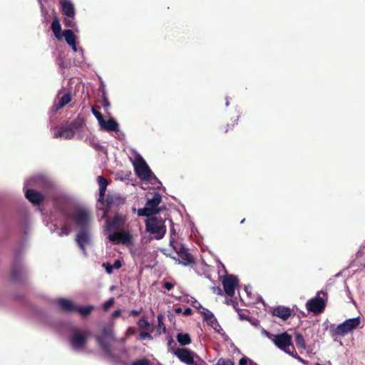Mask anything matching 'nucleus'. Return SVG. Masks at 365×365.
Segmentation results:
<instances>
[{
  "mask_svg": "<svg viewBox=\"0 0 365 365\" xmlns=\"http://www.w3.org/2000/svg\"><path fill=\"white\" fill-rule=\"evenodd\" d=\"M91 222V214L88 211L78 209L74 210L71 215L66 214L62 227L57 228L52 225L54 229L50 227L51 232H56L58 236H68L72 231V226L75 225L80 230H89Z\"/></svg>",
  "mask_w": 365,
  "mask_h": 365,
  "instance_id": "1",
  "label": "nucleus"
},
{
  "mask_svg": "<svg viewBox=\"0 0 365 365\" xmlns=\"http://www.w3.org/2000/svg\"><path fill=\"white\" fill-rule=\"evenodd\" d=\"M133 167L137 176L143 180L149 181L153 185L159 187L161 182L153 174L144 159L138 155L133 163Z\"/></svg>",
  "mask_w": 365,
  "mask_h": 365,
  "instance_id": "2",
  "label": "nucleus"
},
{
  "mask_svg": "<svg viewBox=\"0 0 365 365\" xmlns=\"http://www.w3.org/2000/svg\"><path fill=\"white\" fill-rule=\"evenodd\" d=\"M145 230L156 240H161L166 233L165 221L157 217H150L145 220Z\"/></svg>",
  "mask_w": 365,
  "mask_h": 365,
  "instance_id": "3",
  "label": "nucleus"
},
{
  "mask_svg": "<svg viewBox=\"0 0 365 365\" xmlns=\"http://www.w3.org/2000/svg\"><path fill=\"white\" fill-rule=\"evenodd\" d=\"M51 28L54 36L58 41H61L64 38L68 46L76 42V37L74 34L75 31L72 29H65L62 31L60 21L56 16L53 18Z\"/></svg>",
  "mask_w": 365,
  "mask_h": 365,
  "instance_id": "4",
  "label": "nucleus"
},
{
  "mask_svg": "<svg viewBox=\"0 0 365 365\" xmlns=\"http://www.w3.org/2000/svg\"><path fill=\"white\" fill-rule=\"evenodd\" d=\"M178 359L187 365H205V362L193 351L185 348L172 349Z\"/></svg>",
  "mask_w": 365,
  "mask_h": 365,
  "instance_id": "5",
  "label": "nucleus"
},
{
  "mask_svg": "<svg viewBox=\"0 0 365 365\" xmlns=\"http://www.w3.org/2000/svg\"><path fill=\"white\" fill-rule=\"evenodd\" d=\"M170 245L173 248L175 252V255L172 256V258L179 264L184 266L190 265L193 262V258L191 255L187 252L182 245L178 244L173 240H170Z\"/></svg>",
  "mask_w": 365,
  "mask_h": 365,
  "instance_id": "6",
  "label": "nucleus"
},
{
  "mask_svg": "<svg viewBox=\"0 0 365 365\" xmlns=\"http://www.w3.org/2000/svg\"><path fill=\"white\" fill-rule=\"evenodd\" d=\"M292 332H283L279 334H274L272 341L281 350L287 354H293L294 346L292 344Z\"/></svg>",
  "mask_w": 365,
  "mask_h": 365,
  "instance_id": "7",
  "label": "nucleus"
},
{
  "mask_svg": "<svg viewBox=\"0 0 365 365\" xmlns=\"http://www.w3.org/2000/svg\"><path fill=\"white\" fill-rule=\"evenodd\" d=\"M88 332L85 330L74 328L70 336V343L73 350L83 351L86 345Z\"/></svg>",
  "mask_w": 365,
  "mask_h": 365,
  "instance_id": "8",
  "label": "nucleus"
},
{
  "mask_svg": "<svg viewBox=\"0 0 365 365\" xmlns=\"http://www.w3.org/2000/svg\"><path fill=\"white\" fill-rule=\"evenodd\" d=\"M361 322L360 317L351 318L339 324L334 329V334L338 336H345L356 329Z\"/></svg>",
  "mask_w": 365,
  "mask_h": 365,
  "instance_id": "9",
  "label": "nucleus"
},
{
  "mask_svg": "<svg viewBox=\"0 0 365 365\" xmlns=\"http://www.w3.org/2000/svg\"><path fill=\"white\" fill-rule=\"evenodd\" d=\"M108 240L115 244L128 246L133 243V235L129 230L121 229L110 234Z\"/></svg>",
  "mask_w": 365,
  "mask_h": 365,
  "instance_id": "10",
  "label": "nucleus"
},
{
  "mask_svg": "<svg viewBox=\"0 0 365 365\" xmlns=\"http://www.w3.org/2000/svg\"><path fill=\"white\" fill-rule=\"evenodd\" d=\"M162 200L161 195L156 192L154 194L152 199H149L147 201L145 207L141 209H138V214L139 216H147L149 217L153 214H156L159 212L158 208L159 204Z\"/></svg>",
  "mask_w": 365,
  "mask_h": 365,
  "instance_id": "11",
  "label": "nucleus"
},
{
  "mask_svg": "<svg viewBox=\"0 0 365 365\" xmlns=\"http://www.w3.org/2000/svg\"><path fill=\"white\" fill-rule=\"evenodd\" d=\"M113 326V324H110L108 326L103 327L101 334L96 336L100 346L107 353L110 352L108 342L115 340Z\"/></svg>",
  "mask_w": 365,
  "mask_h": 365,
  "instance_id": "12",
  "label": "nucleus"
},
{
  "mask_svg": "<svg viewBox=\"0 0 365 365\" xmlns=\"http://www.w3.org/2000/svg\"><path fill=\"white\" fill-rule=\"evenodd\" d=\"M223 289L226 294L229 297L234 296L235 289L238 286L239 280L236 276L227 274L222 280Z\"/></svg>",
  "mask_w": 365,
  "mask_h": 365,
  "instance_id": "13",
  "label": "nucleus"
},
{
  "mask_svg": "<svg viewBox=\"0 0 365 365\" xmlns=\"http://www.w3.org/2000/svg\"><path fill=\"white\" fill-rule=\"evenodd\" d=\"M126 220V216L117 214L113 218L106 220V228L113 231L125 229Z\"/></svg>",
  "mask_w": 365,
  "mask_h": 365,
  "instance_id": "14",
  "label": "nucleus"
},
{
  "mask_svg": "<svg viewBox=\"0 0 365 365\" xmlns=\"http://www.w3.org/2000/svg\"><path fill=\"white\" fill-rule=\"evenodd\" d=\"M76 242L84 255H87L86 246L91 244V234L88 230H80L76 236Z\"/></svg>",
  "mask_w": 365,
  "mask_h": 365,
  "instance_id": "15",
  "label": "nucleus"
},
{
  "mask_svg": "<svg viewBox=\"0 0 365 365\" xmlns=\"http://www.w3.org/2000/svg\"><path fill=\"white\" fill-rule=\"evenodd\" d=\"M71 101V95L69 92L63 93L59 91L56 98L53 108L55 110L63 108Z\"/></svg>",
  "mask_w": 365,
  "mask_h": 365,
  "instance_id": "16",
  "label": "nucleus"
},
{
  "mask_svg": "<svg viewBox=\"0 0 365 365\" xmlns=\"http://www.w3.org/2000/svg\"><path fill=\"white\" fill-rule=\"evenodd\" d=\"M200 314L203 315L204 319L215 331L218 333L220 332L222 329L212 312L205 308H202V311H200Z\"/></svg>",
  "mask_w": 365,
  "mask_h": 365,
  "instance_id": "17",
  "label": "nucleus"
},
{
  "mask_svg": "<svg viewBox=\"0 0 365 365\" xmlns=\"http://www.w3.org/2000/svg\"><path fill=\"white\" fill-rule=\"evenodd\" d=\"M100 130L106 132H116L119 130L118 123L113 118L105 120L104 118L98 123Z\"/></svg>",
  "mask_w": 365,
  "mask_h": 365,
  "instance_id": "18",
  "label": "nucleus"
},
{
  "mask_svg": "<svg viewBox=\"0 0 365 365\" xmlns=\"http://www.w3.org/2000/svg\"><path fill=\"white\" fill-rule=\"evenodd\" d=\"M74 135L73 130L68 124L56 128L53 133V137L56 138L71 139L74 137Z\"/></svg>",
  "mask_w": 365,
  "mask_h": 365,
  "instance_id": "19",
  "label": "nucleus"
},
{
  "mask_svg": "<svg viewBox=\"0 0 365 365\" xmlns=\"http://www.w3.org/2000/svg\"><path fill=\"white\" fill-rule=\"evenodd\" d=\"M49 185V181L43 175L34 176L24 182V187L28 186L47 187Z\"/></svg>",
  "mask_w": 365,
  "mask_h": 365,
  "instance_id": "20",
  "label": "nucleus"
},
{
  "mask_svg": "<svg viewBox=\"0 0 365 365\" xmlns=\"http://www.w3.org/2000/svg\"><path fill=\"white\" fill-rule=\"evenodd\" d=\"M56 304L59 307V308L66 312H75L76 309V306L73 304L71 300L65 298H59L56 299Z\"/></svg>",
  "mask_w": 365,
  "mask_h": 365,
  "instance_id": "21",
  "label": "nucleus"
},
{
  "mask_svg": "<svg viewBox=\"0 0 365 365\" xmlns=\"http://www.w3.org/2000/svg\"><path fill=\"white\" fill-rule=\"evenodd\" d=\"M61 11L63 16H76V9L71 0H60Z\"/></svg>",
  "mask_w": 365,
  "mask_h": 365,
  "instance_id": "22",
  "label": "nucleus"
},
{
  "mask_svg": "<svg viewBox=\"0 0 365 365\" xmlns=\"http://www.w3.org/2000/svg\"><path fill=\"white\" fill-rule=\"evenodd\" d=\"M306 307L308 312L314 314L319 313V292H317L315 297L307 301Z\"/></svg>",
  "mask_w": 365,
  "mask_h": 365,
  "instance_id": "23",
  "label": "nucleus"
},
{
  "mask_svg": "<svg viewBox=\"0 0 365 365\" xmlns=\"http://www.w3.org/2000/svg\"><path fill=\"white\" fill-rule=\"evenodd\" d=\"M25 196L30 202L34 204H38L43 199V197L41 192L35 191L32 189H26L25 191Z\"/></svg>",
  "mask_w": 365,
  "mask_h": 365,
  "instance_id": "24",
  "label": "nucleus"
},
{
  "mask_svg": "<svg viewBox=\"0 0 365 365\" xmlns=\"http://www.w3.org/2000/svg\"><path fill=\"white\" fill-rule=\"evenodd\" d=\"M272 314L283 320H287L291 316V309L288 307L279 306L273 309Z\"/></svg>",
  "mask_w": 365,
  "mask_h": 365,
  "instance_id": "25",
  "label": "nucleus"
},
{
  "mask_svg": "<svg viewBox=\"0 0 365 365\" xmlns=\"http://www.w3.org/2000/svg\"><path fill=\"white\" fill-rule=\"evenodd\" d=\"M98 182L99 185V199L98 201L103 204L104 196L108 186V181L103 176L98 177Z\"/></svg>",
  "mask_w": 365,
  "mask_h": 365,
  "instance_id": "26",
  "label": "nucleus"
},
{
  "mask_svg": "<svg viewBox=\"0 0 365 365\" xmlns=\"http://www.w3.org/2000/svg\"><path fill=\"white\" fill-rule=\"evenodd\" d=\"M63 24L66 26L73 29L76 32L79 31L75 16H65Z\"/></svg>",
  "mask_w": 365,
  "mask_h": 365,
  "instance_id": "27",
  "label": "nucleus"
},
{
  "mask_svg": "<svg viewBox=\"0 0 365 365\" xmlns=\"http://www.w3.org/2000/svg\"><path fill=\"white\" fill-rule=\"evenodd\" d=\"M176 339L178 341L182 346L190 344L191 343V339L187 333H179L178 334Z\"/></svg>",
  "mask_w": 365,
  "mask_h": 365,
  "instance_id": "28",
  "label": "nucleus"
},
{
  "mask_svg": "<svg viewBox=\"0 0 365 365\" xmlns=\"http://www.w3.org/2000/svg\"><path fill=\"white\" fill-rule=\"evenodd\" d=\"M94 307L92 305L86 306V307H77L75 312L80 313L82 316L85 317L91 314V312L93 310Z\"/></svg>",
  "mask_w": 365,
  "mask_h": 365,
  "instance_id": "29",
  "label": "nucleus"
},
{
  "mask_svg": "<svg viewBox=\"0 0 365 365\" xmlns=\"http://www.w3.org/2000/svg\"><path fill=\"white\" fill-rule=\"evenodd\" d=\"M122 201L120 197L116 194L115 195H109L107 197L106 202L108 205L111 206L114 204H118Z\"/></svg>",
  "mask_w": 365,
  "mask_h": 365,
  "instance_id": "30",
  "label": "nucleus"
},
{
  "mask_svg": "<svg viewBox=\"0 0 365 365\" xmlns=\"http://www.w3.org/2000/svg\"><path fill=\"white\" fill-rule=\"evenodd\" d=\"M83 125V120L82 119H76L68 124V125L72 128L73 133H75L78 131Z\"/></svg>",
  "mask_w": 365,
  "mask_h": 365,
  "instance_id": "31",
  "label": "nucleus"
},
{
  "mask_svg": "<svg viewBox=\"0 0 365 365\" xmlns=\"http://www.w3.org/2000/svg\"><path fill=\"white\" fill-rule=\"evenodd\" d=\"M138 325L143 331H149L150 329V324L144 317L138 320Z\"/></svg>",
  "mask_w": 365,
  "mask_h": 365,
  "instance_id": "32",
  "label": "nucleus"
},
{
  "mask_svg": "<svg viewBox=\"0 0 365 365\" xmlns=\"http://www.w3.org/2000/svg\"><path fill=\"white\" fill-rule=\"evenodd\" d=\"M295 336V342L297 346L299 348L304 349L305 348V342L304 338L302 334L299 333H294Z\"/></svg>",
  "mask_w": 365,
  "mask_h": 365,
  "instance_id": "33",
  "label": "nucleus"
},
{
  "mask_svg": "<svg viewBox=\"0 0 365 365\" xmlns=\"http://www.w3.org/2000/svg\"><path fill=\"white\" fill-rule=\"evenodd\" d=\"M321 299H320V309H321V313L324 311L327 303L328 300L327 294L324 293V292L321 291Z\"/></svg>",
  "mask_w": 365,
  "mask_h": 365,
  "instance_id": "34",
  "label": "nucleus"
},
{
  "mask_svg": "<svg viewBox=\"0 0 365 365\" xmlns=\"http://www.w3.org/2000/svg\"><path fill=\"white\" fill-rule=\"evenodd\" d=\"M153 339V336L148 331H141L138 336V339L145 340V339Z\"/></svg>",
  "mask_w": 365,
  "mask_h": 365,
  "instance_id": "35",
  "label": "nucleus"
},
{
  "mask_svg": "<svg viewBox=\"0 0 365 365\" xmlns=\"http://www.w3.org/2000/svg\"><path fill=\"white\" fill-rule=\"evenodd\" d=\"M216 365H234V362L230 359H220Z\"/></svg>",
  "mask_w": 365,
  "mask_h": 365,
  "instance_id": "36",
  "label": "nucleus"
},
{
  "mask_svg": "<svg viewBox=\"0 0 365 365\" xmlns=\"http://www.w3.org/2000/svg\"><path fill=\"white\" fill-rule=\"evenodd\" d=\"M91 111L93 115L96 118L98 123L104 118L103 115L94 108H92Z\"/></svg>",
  "mask_w": 365,
  "mask_h": 365,
  "instance_id": "37",
  "label": "nucleus"
},
{
  "mask_svg": "<svg viewBox=\"0 0 365 365\" xmlns=\"http://www.w3.org/2000/svg\"><path fill=\"white\" fill-rule=\"evenodd\" d=\"M158 330L160 331L161 330L163 331H165V325L163 322V316L158 315Z\"/></svg>",
  "mask_w": 365,
  "mask_h": 365,
  "instance_id": "38",
  "label": "nucleus"
},
{
  "mask_svg": "<svg viewBox=\"0 0 365 365\" xmlns=\"http://www.w3.org/2000/svg\"><path fill=\"white\" fill-rule=\"evenodd\" d=\"M114 299L110 298L108 300H107L103 305V309L106 311L108 310L111 306L114 304Z\"/></svg>",
  "mask_w": 365,
  "mask_h": 365,
  "instance_id": "39",
  "label": "nucleus"
},
{
  "mask_svg": "<svg viewBox=\"0 0 365 365\" xmlns=\"http://www.w3.org/2000/svg\"><path fill=\"white\" fill-rule=\"evenodd\" d=\"M102 106L106 110H107L110 106V102L105 94H103L102 99Z\"/></svg>",
  "mask_w": 365,
  "mask_h": 365,
  "instance_id": "40",
  "label": "nucleus"
},
{
  "mask_svg": "<svg viewBox=\"0 0 365 365\" xmlns=\"http://www.w3.org/2000/svg\"><path fill=\"white\" fill-rule=\"evenodd\" d=\"M132 365H150V362L148 361V360H147L145 359H142L133 361L132 363Z\"/></svg>",
  "mask_w": 365,
  "mask_h": 365,
  "instance_id": "41",
  "label": "nucleus"
},
{
  "mask_svg": "<svg viewBox=\"0 0 365 365\" xmlns=\"http://www.w3.org/2000/svg\"><path fill=\"white\" fill-rule=\"evenodd\" d=\"M289 355L292 356V357L297 359L299 361H300L303 364L307 365V362L297 355V353L296 352L295 349H294L293 354H289Z\"/></svg>",
  "mask_w": 365,
  "mask_h": 365,
  "instance_id": "42",
  "label": "nucleus"
},
{
  "mask_svg": "<svg viewBox=\"0 0 365 365\" xmlns=\"http://www.w3.org/2000/svg\"><path fill=\"white\" fill-rule=\"evenodd\" d=\"M103 267H105L106 271L108 274H110L113 272V265H110L108 263H103Z\"/></svg>",
  "mask_w": 365,
  "mask_h": 365,
  "instance_id": "43",
  "label": "nucleus"
},
{
  "mask_svg": "<svg viewBox=\"0 0 365 365\" xmlns=\"http://www.w3.org/2000/svg\"><path fill=\"white\" fill-rule=\"evenodd\" d=\"M171 222V227H170V240H173L174 241H175V236L176 235V232H175V230L174 229V225H173V223L172 222V221H170Z\"/></svg>",
  "mask_w": 365,
  "mask_h": 365,
  "instance_id": "44",
  "label": "nucleus"
},
{
  "mask_svg": "<svg viewBox=\"0 0 365 365\" xmlns=\"http://www.w3.org/2000/svg\"><path fill=\"white\" fill-rule=\"evenodd\" d=\"M262 334L267 336V338H269L271 341L272 340V337H274V334H272L269 332H268L267 331H266L265 329H262Z\"/></svg>",
  "mask_w": 365,
  "mask_h": 365,
  "instance_id": "45",
  "label": "nucleus"
},
{
  "mask_svg": "<svg viewBox=\"0 0 365 365\" xmlns=\"http://www.w3.org/2000/svg\"><path fill=\"white\" fill-rule=\"evenodd\" d=\"M248 361L249 360L247 357H242V359H240L239 364L240 365H247Z\"/></svg>",
  "mask_w": 365,
  "mask_h": 365,
  "instance_id": "46",
  "label": "nucleus"
},
{
  "mask_svg": "<svg viewBox=\"0 0 365 365\" xmlns=\"http://www.w3.org/2000/svg\"><path fill=\"white\" fill-rule=\"evenodd\" d=\"M192 306L195 308H197L199 312H200V311H202V307L201 306V304L197 302V301H195L194 304H192Z\"/></svg>",
  "mask_w": 365,
  "mask_h": 365,
  "instance_id": "47",
  "label": "nucleus"
},
{
  "mask_svg": "<svg viewBox=\"0 0 365 365\" xmlns=\"http://www.w3.org/2000/svg\"><path fill=\"white\" fill-rule=\"evenodd\" d=\"M164 287L168 290H170L173 287V284L171 282H166L164 284Z\"/></svg>",
  "mask_w": 365,
  "mask_h": 365,
  "instance_id": "48",
  "label": "nucleus"
},
{
  "mask_svg": "<svg viewBox=\"0 0 365 365\" xmlns=\"http://www.w3.org/2000/svg\"><path fill=\"white\" fill-rule=\"evenodd\" d=\"M135 333V329L133 328H128L126 331V335L127 336H129L130 335H132V334H134Z\"/></svg>",
  "mask_w": 365,
  "mask_h": 365,
  "instance_id": "49",
  "label": "nucleus"
},
{
  "mask_svg": "<svg viewBox=\"0 0 365 365\" xmlns=\"http://www.w3.org/2000/svg\"><path fill=\"white\" fill-rule=\"evenodd\" d=\"M113 267L115 269H119L121 267V262L119 260H116L113 264Z\"/></svg>",
  "mask_w": 365,
  "mask_h": 365,
  "instance_id": "50",
  "label": "nucleus"
},
{
  "mask_svg": "<svg viewBox=\"0 0 365 365\" xmlns=\"http://www.w3.org/2000/svg\"><path fill=\"white\" fill-rule=\"evenodd\" d=\"M121 314V311L120 309H118V310H115L113 314H112V317L113 318H116L118 317H119Z\"/></svg>",
  "mask_w": 365,
  "mask_h": 365,
  "instance_id": "51",
  "label": "nucleus"
},
{
  "mask_svg": "<svg viewBox=\"0 0 365 365\" xmlns=\"http://www.w3.org/2000/svg\"><path fill=\"white\" fill-rule=\"evenodd\" d=\"M192 314V309L190 308H186L184 312H183V314L185 316H189Z\"/></svg>",
  "mask_w": 365,
  "mask_h": 365,
  "instance_id": "52",
  "label": "nucleus"
},
{
  "mask_svg": "<svg viewBox=\"0 0 365 365\" xmlns=\"http://www.w3.org/2000/svg\"><path fill=\"white\" fill-rule=\"evenodd\" d=\"M251 289H252V288H251V287H250V286H249V285L245 286V292L247 293V296H250V294H251Z\"/></svg>",
  "mask_w": 365,
  "mask_h": 365,
  "instance_id": "53",
  "label": "nucleus"
},
{
  "mask_svg": "<svg viewBox=\"0 0 365 365\" xmlns=\"http://www.w3.org/2000/svg\"><path fill=\"white\" fill-rule=\"evenodd\" d=\"M140 314V311H138V310H132L130 312V316H136V315H138Z\"/></svg>",
  "mask_w": 365,
  "mask_h": 365,
  "instance_id": "54",
  "label": "nucleus"
},
{
  "mask_svg": "<svg viewBox=\"0 0 365 365\" xmlns=\"http://www.w3.org/2000/svg\"><path fill=\"white\" fill-rule=\"evenodd\" d=\"M69 46L72 48V50L74 51V52H76L78 51V48H77V46H76V43H73V44H71L69 45Z\"/></svg>",
  "mask_w": 365,
  "mask_h": 365,
  "instance_id": "55",
  "label": "nucleus"
},
{
  "mask_svg": "<svg viewBox=\"0 0 365 365\" xmlns=\"http://www.w3.org/2000/svg\"><path fill=\"white\" fill-rule=\"evenodd\" d=\"M213 290L215 292H216L217 294H222V292H221V289L219 287H213Z\"/></svg>",
  "mask_w": 365,
  "mask_h": 365,
  "instance_id": "56",
  "label": "nucleus"
},
{
  "mask_svg": "<svg viewBox=\"0 0 365 365\" xmlns=\"http://www.w3.org/2000/svg\"><path fill=\"white\" fill-rule=\"evenodd\" d=\"M225 303H226L227 304H232L233 305L234 308H235V309H236L235 305V304H234V302H232V299H230V300L227 299V300L225 301Z\"/></svg>",
  "mask_w": 365,
  "mask_h": 365,
  "instance_id": "57",
  "label": "nucleus"
},
{
  "mask_svg": "<svg viewBox=\"0 0 365 365\" xmlns=\"http://www.w3.org/2000/svg\"><path fill=\"white\" fill-rule=\"evenodd\" d=\"M182 312V309L180 307L175 309V312L176 313H181Z\"/></svg>",
  "mask_w": 365,
  "mask_h": 365,
  "instance_id": "58",
  "label": "nucleus"
},
{
  "mask_svg": "<svg viewBox=\"0 0 365 365\" xmlns=\"http://www.w3.org/2000/svg\"><path fill=\"white\" fill-rule=\"evenodd\" d=\"M12 274L13 279H16L17 278V276H16V272H15L14 270L12 271V274Z\"/></svg>",
  "mask_w": 365,
  "mask_h": 365,
  "instance_id": "59",
  "label": "nucleus"
},
{
  "mask_svg": "<svg viewBox=\"0 0 365 365\" xmlns=\"http://www.w3.org/2000/svg\"><path fill=\"white\" fill-rule=\"evenodd\" d=\"M250 365H257L255 361L249 360L248 361Z\"/></svg>",
  "mask_w": 365,
  "mask_h": 365,
  "instance_id": "60",
  "label": "nucleus"
},
{
  "mask_svg": "<svg viewBox=\"0 0 365 365\" xmlns=\"http://www.w3.org/2000/svg\"><path fill=\"white\" fill-rule=\"evenodd\" d=\"M340 275H341V273L339 272V273L336 274L334 277H339V276H340Z\"/></svg>",
  "mask_w": 365,
  "mask_h": 365,
  "instance_id": "61",
  "label": "nucleus"
},
{
  "mask_svg": "<svg viewBox=\"0 0 365 365\" xmlns=\"http://www.w3.org/2000/svg\"><path fill=\"white\" fill-rule=\"evenodd\" d=\"M226 106H229V102L227 100V102H226Z\"/></svg>",
  "mask_w": 365,
  "mask_h": 365,
  "instance_id": "62",
  "label": "nucleus"
},
{
  "mask_svg": "<svg viewBox=\"0 0 365 365\" xmlns=\"http://www.w3.org/2000/svg\"><path fill=\"white\" fill-rule=\"evenodd\" d=\"M253 324L256 326L257 324V322H254Z\"/></svg>",
  "mask_w": 365,
  "mask_h": 365,
  "instance_id": "63",
  "label": "nucleus"
},
{
  "mask_svg": "<svg viewBox=\"0 0 365 365\" xmlns=\"http://www.w3.org/2000/svg\"><path fill=\"white\" fill-rule=\"evenodd\" d=\"M315 365H319V363H316Z\"/></svg>",
  "mask_w": 365,
  "mask_h": 365,
  "instance_id": "64",
  "label": "nucleus"
}]
</instances>
